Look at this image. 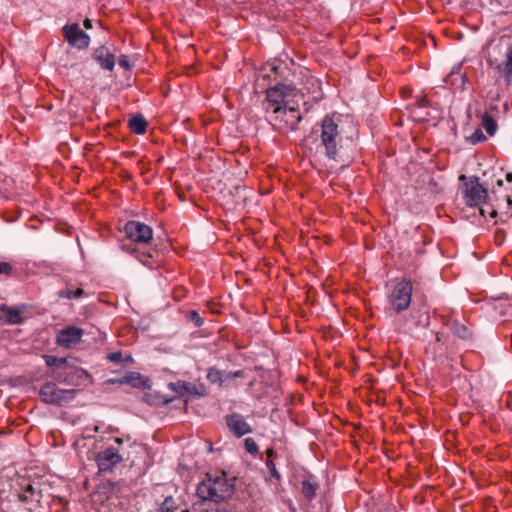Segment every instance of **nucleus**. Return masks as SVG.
<instances>
[{"label":"nucleus","instance_id":"1","mask_svg":"<svg viewBox=\"0 0 512 512\" xmlns=\"http://www.w3.org/2000/svg\"><path fill=\"white\" fill-rule=\"evenodd\" d=\"M352 144L351 139L343 142L338 119L333 115H326L303 140V147L310 158L327 159L342 166L350 165L354 159Z\"/></svg>","mask_w":512,"mask_h":512},{"label":"nucleus","instance_id":"2","mask_svg":"<svg viewBox=\"0 0 512 512\" xmlns=\"http://www.w3.org/2000/svg\"><path fill=\"white\" fill-rule=\"evenodd\" d=\"M234 481L226 475L212 477L207 475L197 486L196 494L202 501L219 503L226 501L234 494Z\"/></svg>","mask_w":512,"mask_h":512},{"label":"nucleus","instance_id":"3","mask_svg":"<svg viewBox=\"0 0 512 512\" xmlns=\"http://www.w3.org/2000/svg\"><path fill=\"white\" fill-rule=\"evenodd\" d=\"M266 119L273 130L281 134H288L298 129L302 115L298 106L292 105L291 103H284V105L276 106L266 113Z\"/></svg>","mask_w":512,"mask_h":512},{"label":"nucleus","instance_id":"4","mask_svg":"<svg viewBox=\"0 0 512 512\" xmlns=\"http://www.w3.org/2000/svg\"><path fill=\"white\" fill-rule=\"evenodd\" d=\"M412 292L413 285L410 280L403 279L397 283L389 296L390 310L395 313H401L408 309L411 303Z\"/></svg>","mask_w":512,"mask_h":512},{"label":"nucleus","instance_id":"5","mask_svg":"<svg viewBox=\"0 0 512 512\" xmlns=\"http://www.w3.org/2000/svg\"><path fill=\"white\" fill-rule=\"evenodd\" d=\"M77 390L60 389L53 382H46L39 391V396L44 403L63 405L75 398Z\"/></svg>","mask_w":512,"mask_h":512},{"label":"nucleus","instance_id":"6","mask_svg":"<svg viewBox=\"0 0 512 512\" xmlns=\"http://www.w3.org/2000/svg\"><path fill=\"white\" fill-rule=\"evenodd\" d=\"M460 180H466L464 184V197L467 205L473 207L485 202L488 197V191L479 183L478 177H471L467 180L465 175H461Z\"/></svg>","mask_w":512,"mask_h":512},{"label":"nucleus","instance_id":"7","mask_svg":"<svg viewBox=\"0 0 512 512\" xmlns=\"http://www.w3.org/2000/svg\"><path fill=\"white\" fill-rule=\"evenodd\" d=\"M16 501L22 504L26 512H36L40 507L42 491L37 490L30 482L21 486L15 493Z\"/></svg>","mask_w":512,"mask_h":512},{"label":"nucleus","instance_id":"8","mask_svg":"<svg viewBox=\"0 0 512 512\" xmlns=\"http://www.w3.org/2000/svg\"><path fill=\"white\" fill-rule=\"evenodd\" d=\"M126 236L135 243L146 244L153 238V229L140 221L131 220L124 226Z\"/></svg>","mask_w":512,"mask_h":512},{"label":"nucleus","instance_id":"9","mask_svg":"<svg viewBox=\"0 0 512 512\" xmlns=\"http://www.w3.org/2000/svg\"><path fill=\"white\" fill-rule=\"evenodd\" d=\"M62 33L68 44L77 49H86L90 44V36L77 23L64 25Z\"/></svg>","mask_w":512,"mask_h":512},{"label":"nucleus","instance_id":"10","mask_svg":"<svg viewBox=\"0 0 512 512\" xmlns=\"http://www.w3.org/2000/svg\"><path fill=\"white\" fill-rule=\"evenodd\" d=\"M290 91V87L283 84H275L274 87L267 89L265 112L268 113L274 107L282 106L284 103H290L288 99Z\"/></svg>","mask_w":512,"mask_h":512},{"label":"nucleus","instance_id":"11","mask_svg":"<svg viewBox=\"0 0 512 512\" xmlns=\"http://www.w3.org/2000/svg\"><path fill=\"white\" fill-rule=\"evenodd\" d=\"M83 333L81 328L68 326L57 333L56 340L61 347L73 348L80 342Z\"/></svg>","mask_w":512,"mask_h":512},{"label":"nucleus","instance_id":"12","mask_svg":"<svg viewBox=\"0 0 512 512\" xmlns=\"http://www.w3.org/2000/svg\"><path fill=\"white\" fill-rule=\"evenodd\" d=\"M98 468L101 472L110 471L116 464L122 461V456L114 447H108L98 453L96 457Z\"/></svg>","mask_w":512,"mask_h":512},{"label":"nucleus","instance_id":"13","mask_svg":"<svg viewBox=\"0 0 512 512\" xmlns=\"http://www.w3.org/2000/svg\"><path fill=\"white\" fill-rule=\"evenodd\" d=\"M226 424L230 431L237 437H241L252 432L251 426L244 420L243 416L233 413L226 416Z\"/></svg>","mask_w":512,"mask_h":512},{"label":"nucleus","instance_id":"14","mask_svg":"<svg viewBox=\"0 0 512 512\" xmlns=\"http://www.w3.org/2000/svg\"><path fill=\"white\" fill-rule=\"evenodd\" d=\"M94 60L100 65L102 69L112 71L115 66V56L105 46L96 48L93 52Z\"/></svg>","mask_w":512,"mask_h":512},{"label":"nucleus","instance_id":"15","mask_svg":"<svg viewBox=\"0 0 512 512\" xmlns=\"http://www.w3.org/2000/svg\"><path fill=\"white\" fill-rule=\"evenodd\" d=\"M168 387L175 391L180 397L185 396H203L204 395V388L201 387L202 391H199L198 388L191 383H187L184 381H177L175 383H169Z\"/></svg>","mask_w":512,"mask_h":512},{"label":"nucleus","instance_id":"16","mask_svg":"<svg viewBox=\"0 0 512 512\" xmlns=\"http://www.w3.org/2000/svg\"><path fill=\"white\" fill-rule=\"evenodd\" d=\"M286 70V67H281V65H277L276 63H268L260 72V77L264 80H269L270 82H275V84H281L282 80V72Z\"/></svg>","mask_w":512,"mask_h":512},{"label":"nucleus","instance_id":"17","mask_svg":"<svg viewBox=\"0 0 512 512\" xmlns=\"http://www.w3.org/2000/svg\"><path fill=\"white\" fill-rule=\"evenodd\" d=\"M242 376H243V372L241 370H237L235 372L223 373L222 371H220L216 368H210L207 373V379L211 383H213V384L217 383L220 386H222L228 379L238 378V377H242Z\"/></svg>","mask_w":512,"mask_h":512},{"label":"nucleus","instance_id":"18","mask_svg":"<svg viewBox=\"0 0 512 512\" xmlns=\"http://www.w3.org/2000/svg\"><path fill=\"white\" fill-rule=\"evenodd\" d=\"M429 325V315L426 312L413 310L410 313V319L405 323L406 330L413 331L417 327H426Z\"/></svg>","mask_w":512,"mask_h":512},{"label":"nucleus","instance_id":"19","mask_svg":"<svg viewBox=\"0 0 512 512\" xmlns=\"http://www.w3.org/2000/svg\"><path fill=\"white\" fill-rule=\"evenodd\" d=\"M90 378V374L82 368L71 365L69 368L67 385L80 386Z\"/></svg>","mask_w":512,"mask_h":512},{"label":"nucleus","instance_id":"20","mask_svg":"<svg viewBox=\"0 0 512 512\" xmlns=\"http://www.w3.org/2000/svg\"><path fill=\"white\" fill-rule=\"evenodd\" d=\"M1 315L0 318H2L6 323L8 324H18L21 323L22 317L20 314V311L16 308H11L6 305H2L0 307Z\"/></svg>","mask_w":512,"mask_h":512},{"label":"nucleus","instance_id":"21","mask_svg":"<svg viewBox=\"0 0 512 512\" xmlns=\"http://www.w3.org/2000/svg\"><path fill=\"white\" fill-rule=\"evenodd\" d=\"M465 80V75L461 73L460 66L454 67L445 78L446 84L460 89L464 88Z\"/></svg>","mask_w":512,"mask_h":512},{"label":"nucleus","instance_id":"22","mask_svg":"<svg viewBox=\"0 0 512 512\" xmlns=\"http://www.w3.org/2000/svg\"><path fill=\"white\" fill-rule=\"evenodd\" d=\"M498 71L504 76L506 82L509 84L512 80V45L508 48L506 53V60L504 63L497 66Z\"/></svg>","mask_w":512,"mask_h":512},{"label":"nucleus","instance_id":"23","mask_svg":"<svg viewBox=\"0 0 512 512\" xmlns=\"http://www.w3.org/2000/svg\"><path fill=\"white\" fill-rule=\"evenodd\" d=\"M147 121L141 114H137L133 116L128 123V126L132 132L135 134H143L147 129Z\"/></svg>","mask_w":512,"mask_h":512},{"label":"nucleus","instance_id":"24","mask_svg":"<svg viewBox=\"0 0 512 512\" xmlns=\"http://www.w3.org/2000/svg\"><path fill=\"white\" fill-rule=\"evenodd\" d=\"M120 382L121 385L127 384L136 388L144 386L142 376L138 372H128L127 374L120 378Z\"/></svg>","mask_w":512,"mask_h":512},{"label":"nucleus","instance_id":"25","mask_svg":"<svg viewBox=\"0 0 512 512\" xmlns=\"http://www.w3.org/2000/svg\"><path fill=\"white\" fill-rule=\"evenodd\" d=\"M71 364H69L68 362L65 363L64 365H62V367H59L58 369H53L52 372H51V377L59 382V383H64L67 385V380H68V374H69V368H70Z\"/></svg>","mask_w":512,"mask_h":512},{"label":"nucleus","instance_id":"26","mask_svg":"<svg viewBox=\"0 0 512 512\" xmlns=\"http://www.w3.org/2000/svg\"><path fill=\"white\" fill-rule=\"evenodd\" d=\"M317 489L318 484L316 482H311L310 480L302 481V493L307 500L311 501L315 497Z\"/></svg>","mask_w":512,"mask_h":512},{"label":"nucleus","instance_id":"27","mask_svg":"<svg viewBox=\"0 0 512 512\" xmlns=\"http://www.w3.org/2000/svg\"><path fill=\"white\" fill-rule=\"evenodd\" d=\"M45 363L49 367H53V369H58L59 367H62L65 363H67L66 358H58L53 355H45L43 356Z\"/></svg>","mask_w":512,"mask_h":512},{"label":"nucleus","instance_id":"28","mask_svg":"<svg viewBox=\"0 0 512 512\" xmlns=\"http://www.w3.org/2000/svg\"><path fill=\"white\" fill-rule=\"evenodd\" d=\"M482 124H483V127L485 128L486 132L489 135L492 136L495 134V132L497 130V123L488 114L484 115Z\"/></svg>","mask_w":512,"mask_h":512},{"label":"nucleus","instance_id":"29","mask_svg":"<svg viewBox=\"0 0 512 512\" xmlns=\"http://www.w3.org/2000/svg\"><path fill=\"white\" fill-rule=\"evenodd\" d=\"M453 331L454 334L461 339H468L471 337L470 330L463 324L455 323L453 326Z\"/></svg>","mask_w":512,"mask_h":512},{"label":"nucleus","instance_id":"30","mask_svg":"<svg viewBox=\"0 0 512 512\" xmlns=\"http://www.w3.org/2000/svg\"><path fill=\"white\" fill-rule=\"evenodd\" d=\"M467 140L471 144L476 145V144H478L480 142L485 141L486 140V136L484 135L482 130L480 128H478L467 138Z\"/></svg>","mask_w":512,"mask_h":512},{"label":"nucleus","instance_id":"31","mask_svg":"<svg viewBox=\"0 0 512 512\" xmlns=\"http://www.w3.org/2000/svg\"><path fill=\"white\" fill-rule=\"evenodd\" d=\"M187 318L195 324L196 327H201L204 324V319L200 316L198 311L191 310L187 314Z\"/></svg>","mask_w":512,"mask_h":512},{"label":"nucleus","instance_id":"32","mask_svg":"<svg viewBox=\"0 0 512 512\" xmlns=\"http://www.w3.org/2000/svg\"><path fill=\"white\" fill-rule=\"evenodd\" d=\"M245 449L248 453L256 455L258 453V445L252 438H246L244 441Z\"/></svg>","mask_w":512,"mask_h":512},{"label":"nucleus","instance_id":"33","mask_svg":"<svg viewBox=\"0 0 512 512\" xmlns=\"http://www.w3.org/2000/svg\"><path fill=\"white\" fill-rule=\"evenodd\" d=\"M266 466H267L271 476L273 478H275L276 480H280V478H281L280 473L276 469V466H275V464H274L272 459H267Z\"/></svg>","mask_w":512,"mask_h":512},{"label":"nucleus","instance_id":"34","mask_svg":"<svg viewBox=\"0 0 512 512\" xmlns=\"http://www.w3.org/2000/svg\"><path fill=\"white\" fill-rule=\"evenodd\" d=\"M13 272V266L9 262L0 261V275L10 276Z\"/></svg>","mask_w":512,"mask_h":512},{"label":"nucleus","instance_id":"35","mask_svg":"<svg viewBox=\"0 0 512 512\" xmlns=\"http://www.w3.org/2000/svg\"><path fill=\"white\" fill-rule=\"evenodd\" d=\"M59 298L73 299V289L65 288L57 292Z\"/></svg>","mask_w":512,"mask_h":512},{"label":"nucleus","instance_id":"36","mask_svg":"<svg viewBox=\"0 0 512 512\" xmlns=\"http://www.w3.org/2000/svg\"><path fill=\"white\" fill-rule=\"evenodd\" d=\"M107 359L110 362L121 363L123 360L122 353H121V351L110 353L107 355Z\"/></svg>","mask_w":512,"mask_h":512},{"label":"nucleus","instance_id":"37","mask_svg":"<svg viewBox=\"0 0 512 512\" xmlns=\"http://www.w3.org/2000/svg\"><path fill=\"white\" fill-rule=\"evenodd\" d=\"M170 502H172V500L166 498L158 512H175V510L170 507Z\"/></svg>","mask_w":512,"mask_h":512},{"label":"nucleus","instance_id":"38","mask_svg":"<svg viewBox=\"0 0 512 512\" xmlns=\"http://www.w3.org/2000/svg\"><path fill=\"white\" fill-rule=\"evenodd\" d=\"M416 104L419 108H424L429 106L430 101L425 96H417Z\"/></svg>","mask_w":512,"mask_h":512},{"label":"nucleus","instance_id":"39","mask_svg":"<svg viewBox=\"0 0 512 512\" xmlns=\"http://www.w3.org/2000/svg\"><path fill=\"white\" fill-rule=\"evenodd\" d=\"M118 63L120 65V67L124 68V69H130V62H129V59L127 56L125 55H121L119 57V60H118Z\"/></svg>","mask_w":512,"mask_h":512},{"label":"nucleus","instance_id":"40","mask_svg":"<svg viewBox=\"0 0 512 512\" xmlns=\"http://www.w3.org/2000/svg\"><path fill=\"white\" fill-rule=\"evenodd\" d=\"M85 295V291L82 288L73 290V299L81 298Z\"/></svg>","mask_w":512,"mask_h":512},{"label":"nucleus","instance_id":"41","mask_svg":"<svg viewBox=\"0 0 512 512\" xmlns=\"http://www.w3.org/2000/svg\"><path fill=\"white\" fill-rule=\"evenodd\" d=\"M143 256L145 257V259L139 258L140 262H142L146 266L150 265V261L148 259L153 257L152 254H143Z\"/></svg>","mask_w":512,"mask_h":512},{"label":"nucleus","instance_id":"42","mask_svg":"<svg viewBox=\"0 0 512 512\" xmlns=\"http://www.w3.org/2000/svg\"><path fill=\"white\" fill-rule=\"evenodd\" d=\"M267 459H272L276 456V453L273 449L269 448L266 450Z\"/></svg>","mask_w":512,"mask_h":512},{"label":"nucleus","instance_id":"43","mask_svg":"<svg viewBox=\"0 0 512 512\" xmlns=\"http://www.w3.org/2000/svg\"><path fill=\"white\" fill-rule=\"evenodd\" d=\"M83 25L86 29L92 28V21L89 18H86L83 22Z\"/></svg>","mask_w":512,"mask_h":512},{"label":"nucleus","instance_id":"44","mask_svg":"<svg viewBox=\"0 0 512 512\" xmlns=\"http://www.w3.org/2000/svg\"><path fill=\"white\" fill-rule=\"evenodd\" d=\"M107 383L108 384H120L121 385L120 378H118V379H108Z\"/></svg>","mask_w":512,"mask_h":512},{"label":"nucleus","instance_id":"45","mask_svg":"<svg viewBox=\"0 0 512 512\" xmlns=\"http://www.w3.org/2000/svg\"><path fill=\"white\" fill-rule=\"evenodd\" d=\"M506 180L509 181V182H512V173H508L506 175Z\"/></svg>","mask_w":512,"mask_h":512},{"label":"nucleus","instance_id":"46","mask_svg":"<svg viewBox=\"0 0 512 512\" xmlns=\"http://www.w3.org/2000/svg\"><path fill=\"white\" fill-rule=\"evenodd\" d=\"M115 442H116L117 444H122V443H123V440H122L121 438H116V439H115Z\"/></svg>","mask_w":512,"mask_h":512},{"label":"nucleus","instance_id":"47","mask_svg":"<svg viewBox=\"0 0 512 512\" xmlns=\"http://www.w3.org/2000/svg\"><path fill=\"white\" fill-rule=\"evenodd\" d=\"M436 341H441V338H440V334L439 333H436Z\"/></svg>","mask_w":512,"mask_h":512},{"label":"nucleus","instance_id":"48","mask_svg":"<svg viewBox=\"0 0 512 512\" xmlns=\"http://www.w3.org/2000/svg\"><path fill=\"white\" fill-rule=\"evenodd\" d=\"M496 215H497V212H496L495 210H493V211L491 212V217H495Z\"/></svg>","mask_w":512,"mask_h":512},{"label":"nucleus","instance_id":"49","mask_svg":"<svg viewBox=\"0 0 512 512\" xmlns=\"http://www.w3.org/2000/svg\"><path fill=\"white\" fill-rule=\"evenodd\" d=\"M497 184H498L499 186H501V185L503 184V181H502V180H498V181H497Z\"/></svg>","mask_w":512,"mask_h":512},{"label":"nucleus","instance_id":"50","mask_svg":"<svg viewBox=\"0 0 512 512\" xmlns=\"http://www.w3.org/2000/svg\"><path fill=\"white\" fill-rule=\"evenodd\" d=\"M488 63L490 66H492V64H493L492 60H488Z\"/></svg>","mask_w":512,"mask_h":512}]
</instances>
